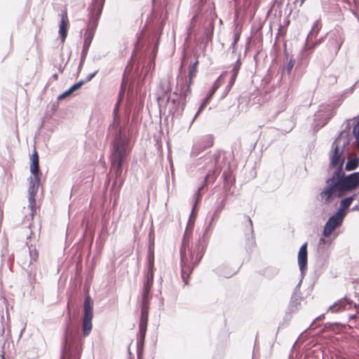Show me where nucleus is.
<instances>
[{"label": "nucleus", "mask_w": 359, "mask_h": 359, "mask_svg": "<svg viewBox=\"0 0 359 359\" xmlns=\"http://www.w3.org/2000/svg\"><path fill=\"white\" fill-rule=\"evenodd\" d=\"M157 52L158 44H154L151 55L148 58V48L142 47L139 50L137 43H135L133 53L122 75L121 89L116 101H120L121 103L123 102L124 83L126 82L128 75L130 76L132 85L135 88L137 94L140 97H145V93H142V86L145 82V79L155 69Z\"/></svg>", "instance_id": "f257e3e1"}, {"label": "nucleus", "mask_w": 359, "mask_h": 359, "mask_svg": "<svg viewBox=\"0 0 359 359\" xmlns=\"http://www.w3.org/2000/svg\"><path fill=\"white\" fill-rule=\"evenodd\" d=\"M348 153L344 154L339 162L328 170H333L331 176L325 180V186L320 192L321 201L324 205L332 203L336 198H341L347 193L353 191L348 188H344L341 180V172L347 175L346 172L353 171L359 167V156L348 159Z\"/></svg>", "instance_id": "f03ea898"}, {"label": "nucleus", "mask_w": 359, "mask_h": 359, "mask_svg": "<svg viewBox=\"0 0 359 359\" xmlns=\"http://www.w3.org/2000/svg\"><path fill=\"white\" fill-rule=\"evenodd\" d=\"M70 301L69 293V359H81L84 338L88 337L93 330L94 301L89 295L85 297L81 332L77 328L70 327Z\"/></svg>", "instance_id": "7ed1b4c3"}, {"label": "nucleus", "mask_w": 359, "mask_h": 359, "mask_svg": "<svg viewBox=\"0 0 359 359\" xmlns=\"http://www.w3.org/2000/svg\"><path fill=\"white\" fill-rule=\"evenodd\" d=\"M121 103L116 101L112 112L113 121L108 127V131L112 135L113 140L110 144H112V152L114 161L116 165L120 164V156L123 153L124 144L135 142L137 130L130 128L128 135L123 133V127L121 124H128L130 121V113L124 109L123 114L120 113L119 109Z\"/></svg>", "instance_id": "20e7f679"}, {"label": "nucleus", "mask_w": 359, "mask_h": 359, "mask_svg": "<svg viewBox=\"0 0 359 359\" xmlns=\"http://www.w3.org/2000/svg\"><path fill=\"white\" fill-rule=\"evenodd\" d=\"M189 227V224H188L186 231L182 236L181 246L180 248V273L184 285H188L189 284V280L193 271L200 264L205 252V251L203 252L201 257L198 258V256L202 252L201 247H202L203 244L202 236H199L196 248L194 249L191 241V233H188L187 232V229Z\"/></svg>", "instance_id": "39448f33"}, {"label": "nucleus", "mask_w": 359, "mask_h": 359, "mask_svg": "<svg viewBox=\"0 0 359 359\" xmlns=\"http://www.w3.org/2000/svg\"><path fill=\"white\" fill-rule=\"evenodd\" d=\"M220 152L215 153L210 156H205V160L209 159V162L211 163L208 171L205 175L202 184L198 187L197 190L194 192L191 198V212L189 218L194 215V219L196 217L197 212L199 209L201 199L203 194L208 189L210 184H213L219 175L220 174L221 165L219 164Z\"/></svg>", "instance_id": "423d86ee"}, {"label": "nucleus", "mask_w": 359, "mask_h": 359, "mask_svg": "<svg viewBox=\"0 0 359 359\" xmlns=\"http://www.w3.org/2000/svg\"><path fill=\"white\" fill-rule=\"evenodd\" d=\"M354 137L348 133L344 135H338L334 142L332 143L331 149L329 152V168L334 166L339 162V158L345 153H348L345 151L346 147H348Z\"/></svg>", "instance_id": "0eeeda50"}, {"label": "nucleus", "mask_w": 359, "mask_h": 359, "mask_svg": "<svg viewBox=\"0 0 359 359\" xmlns=\"http://www.w3.org/2000/svg\"><path fill=\"white\" fill-rule=\"evenodd\" d=\"M134 141H133L132 143H126L123 145V151L121 154V156H120V164L118 165H116L114 161V156H113V152H112V144H110V161H111V170L114 172V174L115 175V177L116 178V181L113 182L112 188L117 186V191L116 194L118 196L119 191L124 183V179L121 177L122 172H123V165L125 162L126 157L129 155L130 153L133 146H134Z\"/></svg>", "instance_id": "6e6552de"}, {"label": "nucleus", "mask_w": 359, "mask_h": 359, "mask_svg": "<svg viewBox=\"0 0 359 359\" xmlns=\"http://www.w3.org/2000/svg\"><path fill=\"white\" fill-rule=\"evenodd\" d=\"M351 308H354L356 312L348 315V320L353 324V326L359 328V304L348 298L347 296L340 298L330 305L327 309V313H339Z\"/></svg>", "instance_id": "1a4fd4ad"}, {"label": "nucleus", "mask_w": 359, "mask_h": 359, "mask_svg": "<svg viewBox=\"0 0 359 359\" xmlns=\"http://www.w3.org/2000/svg\"><path fill=\"white\" fill-rule=\"evenodd\" d=\"M149 244L147 251V261L144 269L143 271V283L142 287H153L154 279V272L156 271V268L154 266V239L151 241V231H149Z\"/></svg>", "instance_id": "9d476101"}, {"label": "nucleus", "mask_w": 359, "mask_h": 359, "mask_svg": "<svg viewBox=\"0 0 359 359\" xmlns=\"http://www.w3.org/2000/svg\"><path fill=\"white\" fill-rule=\"evenodd\" d=\"M101 16L100 8H98L97 14L95 15H88V20L83 34V44L81 51V59H85L90 46L94 37L98 22Z\"/></svg>", "instance_id": "9b49d317"}, {"label": "nucleus", "mask_w": 359, "mask_h": 359, "mask_svg": "<svg viewBox=\"0 0 359 359\" xmlns=\"http://www.w3.org/2000/svg\"><path fill=\"white\" fill-rule=\"evenodd\" d=\"M226 198L224 197L218 203L217 207L214 210L210 220L208 221V223L204 227L203 234H202V240L203 241V246L201 247V252L206 251L209 239L211 236L213 227H214L217 220L218 219L221 212L222 211V210L224 208V207L226 205ZM202 253L203 252H201L200 254V255L198 256V258H200V257H201Z\"/></svg>", "instance_id": "f8f14e48"}, {"label": "nucleus", "mask_w": 359, "mask_h": 359, "mask_svg": "<svg viewBox=\"0 0 359 359\" xmlns=\"http://www.w3.org/2000/svg\"><path fill=\"white\" fill-rule=\"evenodd\" d=\"M337 236V233H334L332 236H329L328 237L322 236V237L319 238L317 246L316 258L317 263L320 269H323L327 266L330 257V245L332 244L333 239Z\"/></svg>", "instance_id": "ddd939ff"}, {"label": "nucleus", "mask_w": 359, "mask_h": 359, "mask_svg": "<svg viewBox=\"0 0 359 359\" xmlns=\"http://www.w3.org/2000/svg\"><path fill=\"white\" fill-rule=\"evenodd\" d=\"M152 297V287H142L141 297L139 300V306L140 308V315L139 319V325L144 323L145 325H148V316L149 310V302Z\"/></svg>", "instance_id": "4468645a"}, {"label": "nucleus", "mask_w": 359, "mask_h": 359, "mask_svg": "<svg viewBox=\"0 0 359 359\" xmlns=\"http://www.w3.org/2000/svg\"><path fill=\"white\" fill-rule=\"evenodd\" d=\"M307 248H308V243L305 242L301 245V247L299 248V250L298 251L297 263H298L299 269L300 271L301 278H300L299 283L295 286L292 294H297V292L299 290L301 285L302 283V280L304 278L305 274L307 271V269H308V249H307Z\"/></svg>", "instance_id": "2eb2a0df"}, {"label": "nucleus", "mask_w": 359, "mask_h": 359, "mask_svg": "<svg viewBox=\"0 0 359 359\" xmlns=\"http://www.w3.org/2000/svg\"><path fill=\"white\" fill-rule=\"evenodd\" d=\"M217 152H220L219 164L221 165V168H222V167L224 166L227 163L228 168L223 172L222 178L223 179L224 187L226 191H229L231 188L235 184V176L232 172L230 162L228 161L226 153L223 151H217L216 153ZM221 170L222 169H220V170Z\"/></svg>", "instance_id": "dca6fc26"}, {"label": "nucleus", "mask_w": 359, "mask_h": 359, "mask_svg": "<svg viewBox=\"0 0 359 359\" xmlns=\"http://www.w3.org/2000/svg\"><path fill=\"white\" fill-rule=\"evenodd\" d=\"M224 82L223 75L221 74L217 77V79L215 81L211 88L209 89L206 95L203 98L199 107L198 108L197 111L196 112L191 124L196 120V118L202 113L206 106L210 102L214 94L220 86V85Z\"/></svg>", "instance_id": "f3484780"}, {"label": "nucleus", "mask_w": 359, "mask_h": 359, "mask_svg": "<svg viewBox=\"0 0 359 359\" xmlns=\"http://www.w3.org/2000/svg\"><path fill=\"white\" fill-rule=\"evenodd\" d=\"M344 219L345 216L335 210L324 224L321 235L324 237L332 236V232L343 224Z\"/></svg>", "instance_id": "a211bd4d"}, {"label": "nucleus", "mask_w": 359, "mask_h": 359, "mask_svg": "<svg viewBox=\"0 0 359 359\" xmlns=\"http://www.w3.org/2000/svg\"><path fill=\"white\" fill-rule=\"evenodd\" d=\"M185 92L186 89L181 87L180 97L171 100L169 106V112L172 114V118H180L182 116L186 106V97L188 95H185Z\"/></svg>", "instance_id": "6ab92c4d"}, {"label": "nucleus", "mask_w": 359, "mask_h": 359, "mask_svg": "<svg viewBox=\"0 0 359 359\" xmlns=\"http://www.w3.org/2000/svg\"><path fill=\"white\" fill-rule=\"evenodd\" d=\"M29 181V189H28V201H29V208L31 210V215L32 217L34 216L35 213V205H36V200L35 196L36 194L39 190V187L40 185L41 182V177H38L37 178H35V177L30 176L28 178Z\"/></svg>", "instance_id": "aec40b11"}, {"label": "nucleus", "mask_w": 359, "mask_h": 359, "mask_svg": "<svg viewBox=\"0 0 359 359\" xmlns=\"http://www.w3.org/2000/svg\"><path fill=\"white\" fill-rule=\"evenodd\" d=\"M340 179L344 180V182H342L344 188L355 189L359 185V171L353 172L349 175H344L341 172Z\"/></svg>", "instance_id": "412c9836"}, {"label": "nucleus", "mask_w": 359, "mask_h": 359, "mask_svg": "<svg viewBox=\"0 0 359 359\" xmlns=\"http://www.w3.org/2000/svg\"><path fill=\"white\" fill-rule=\"evenodd\" d=\"M58 16L61 17L58 32L61 43L63 44L67 36V12L66 6L64 7V9L61 10V13L58 14Z\"/></svg>", "instance_id": "4be33fe9"}, {"label": "nucleus", "mask_w": 359, "mask_h": 359, "mask_svg": "<svg viewBox=\"0 0 359 359\" xmlns=\"http://www.w3.org/2000/svg\"><path fill=\"white\" fill-rule=\"evenodd\" d=\"M30 172L32 174V177H35V178L38 179V177H41V172L39 167V157L36 149H34L32 154L30 156V165H29Z\"/></svg>", "instance_id": "5701e85b"}, {"label": "nucleus", "mask_w": 359, "mask_h": 359, "mask_svg": "<svg viewBox=\"0 0 359 359\" xmlns=\"http://www.w3.org/2000/svg\"><path fill=\"white\" fill-rule=\"evenodd\" d=\"M311 53L312 52H311V48H309L307 46L301 50L298 56L296 69L299 68L304 69L308 66L309 62V56Z\"/></svg>", "instance_id": "b1692460"}, {"label": "nucleus", "mask_w": 359, "mask_h": 359, "mask_svg": "<svg viewBox=\"0 0 359 359\" xmlns=\"http://www.w3.org/2000/svg\"><path fill=\"white\" fill-rule=\"evenodd\" d=\"M198 60L196 58L194 62H193L191 65V69L189 71V81L188 83H185L181 87L186 89L185 95H189L191 93V86L193 83V79L196 76V74L197 72V68L198 65Z\"/></svg>", "instance_id": "393cba45"}, {"label": "nucleus", "mask_w": 359, "mask_h": 359, "mask_svg": "<svg viewBox=\"0 0 359 359\" xmlns=\"http://www.w3.org/2000/svg\"><path fill=\"white\" fill-rule=\"evenodd\" d=\"M330 359H359V348H351L348 353L338 352L331 354Z\"/></svg>", "instance_id": "a878e982"}, {"label": "nucleus", "mask_w": 359, "mask_h": 359, "mask_svg": "<svg viewBox=\"0 0 359 359\" xmlns=\"http://www.w3.org/2000/svg\"><path fill=\"white\" fill-rule=\"evenodd\" d=\"M210 20L207 27H205L203 30V37L206 41H210L212 39L213 31L215 26V19L216 14L212 11H210Z\"/></svg>", "instance_id": "bb28decb"}, {"label": "nucleus", "mask_w": 359, "mask_h": 359, "mask_svg": "<svg viewBox=\"0 0 359 359\" xmlns=\"http://www.w3.org/2000/svg\"><path fill=\"white\" fill-rule=\"evenodd\" d=\"M246 217H247V219L250 224V231L251 236L250 237V236H248L247 234H245V236H247L246 240H245V248H246L247 252L248 253H250V252L252 251L253 248L255 247L256 243H255V237L253 236L254 231H253L252 220L251 219V218L249 216H246Z\"/></svg>", "instance_id": "cd10ccee"}, {"label": "nucleus", "mask_w": 359, "mask_h": 359, "mask_svg": "<svg viewBox=\"0 0 359 359\" xmlns=\"http://www.w3.org/2000/svg\"><path fill=\"white\" fill-rule=\"evenodd\" d=\"M147 330V325H145L144 323L139 325V331L137 333V348L144 349Z\"/></svg>", "instance_id": "c85d7f7f"}, {"label": "nucleus", "mask_w": 359, "mask_h": 359, "mask_svg": "<svg viewBox=\"0 0 359 359\" xmlns=\"http://www.w3.org/2000/svg\"><path fill=\"white\" fill-rule=\"evenodd\" d=\"M64 332L60 359H67V316L65 317Z\"/></svg>", "instance_id": "c756f323"}, {"label": "nucleus", "mask_w": 359, "mask_h": 359, "mask_svg": "<svg viewBox=\"0 0 359 359\" xmlns=\"http://www.w3.org/2000/svg\"><path fill=\"white\" fill-rule=\"evenodd\" d=\"M326 355L324 351L321 350H317L311 351L306 354L304 358L302 357H294L293 353H291L288 357V359H325Z\"/></svg>", "instance_id": "7c9ffc66"}, {"label": "nucleus", "mask_w": 359, "mask_h": 359, "mask_svg": "<svg viewBox=\"0 0 359 359\" xmlns=\"http://www.w3.org/2000/svg\"><path fill=\"white\" fill-rule=\"evenodd\" d=\"M213 271L219 276H222L226 278H229L232 277L237 273L236 271H232L229 269V268L226 265L220 266L215 269H213Z\"/></svg>", "instance_id": "2f4dec72"}, {"label": "nucleus", "mask_w": 359, "mask_h": 359, "mask_svg": "<svg viewBox=\"0 0 359 359\" xmlns=\"http://www.w3.org/2000/svg\"><path fill=\"white\" fill-rule=\"evenodd\" d=\"M104 3L105 0H93L92 4L88 8V10H89L88 15H95L97 14L98 8H100V6L102 13Z\"/></svg>", "instance_id": "473e14b6"}, {"label": "nucleus", "mask_w": 359, "mask_h": 359, "mask_svg": "<svg viewBox=\"0 0 359 359\" xmlns=\"http://www.w3.org/2000/svg\"><path fill=\"white\" fill-rule=\"evenodd\" d=\"M301 299V296L292 294L287 306V310L291 311L292 312H295L296 311H297L299 309V306H300Z\"/></svg>", "instance_id": "72a5a7b5"}, {"label": "nucleus", "mask_w": 359, "mask_h": 359, "mask_svg": "<svg viewBox=\"0 0 359 359\" xmlns=\"http://www.w3.org/2000/svg\"><path fill=\"white\" fill-rule=\"evenodd\" d=\"M321 27H322V23H321L320 20H316L314 22V23L313 24L311 30L310 31V32L308 35L307 41L312 40L313 39H316L317 37L318 32H320V30L321 29Z\"/></svg>", "instance_id": "f704fd0d"}, {"label": "nucleus", "mask_w": 359, "mask_h": 359, "mask_svg": "<svg viewBox=\"0 0 359 359\" xmlns=\"http://www.w3.org/2000/svg\"><path fill=\"white\" fill-rule=\"evenodd\" d=\"M351 203L349 201V199H348L347 197H345L339 201V205L336 209V211L346 217V210L348 209L351 206Z\"/></svg>", "instance_id": "c9c22d12"}, {"label": "nucleus", "mask_w": 359, "mask_h": 359, "mask_svg": "<svg viewBox=\"0 0 359 359\" xmlns=\"http://www.w3.org/2000/svg\"><path fill=\"white\" fill-rule=\"evenodd\" d=\"M236 79H237L236 76H234V75L230 76L228 84L226 85V86L225 87V89L224 90V91L222 93L221 99H224L225 97H226V95L229 94V93L230 92V90L234 86Z\"/></svg>", "instance_id": "e433bc0d"}, {"label": "nucleus", "mask_w": 359, "mask_h": 359, "mask_svg": "<svg viewBox=\"0 0 359 359\" xmlns=\"http://www.w3.org/2000/svg\"><path fill=\"white\" fill-rule=\"evenodd\" d=\"M85 84V81L83 79L74 83L69 87V96L74 95L76 93L82 88Z\"/></svg>", "instance_id": "4c0bfd02"}, {"label": "nucleus", "mask_w": 359, "mask_h": 359, "mask_svg": "<svg viewBox=\"0 0 359 359\" xmlns=\"http://www.w3.org/2000/svg\"><path fill=\"white\" fill-rule=\"evenodd\" d=\"M292 313H293L292 311H289V310L287 309V311L285 312V315H284V316L283 318L282 322H280L279 323V326L278 327V330L276 332V334H278V330H279L280 328L285 327L287 326L289 322L292 319Z\"/></svg>", "instance_id": "58836bf2"}, {"label": "nucleus", "mask_w": 359, "mask_h": 359, "mask_svg": "<svg viewBox=\"0 0 359 359\" xmlns=\"http://www.w3.org/2000/svg\"><path fill=\"white\" fill-rule=\"evenodd\" d=\"M285 56L287 58V62H286V71L288 75H290L292 72V70L294 68V66L296 63V60L294 58H293V56L292 55L290 59L288 60V53L287 51L285 52Z\"/></svg>", "instance_id": "ea45409f"}, {"label": "nucleus", "mask_w": 359, "mask_h": 359, "mask_svg": "<svg viewBox=\"0 0 359 359\" xmlns=\"http://www.w3.org/2000/svg\"><path fill=\"white\" fill-rule=\"evenodd\" d=\"M333 35L334 37H331V39H332V41L331 43L332 44L334 45L335 52L336 53H337L341 47V45L343 43V39L341 38L340 36H337L335 34H334Z\"/></svg>", "instance_id": "a19ab883"}, {"label": "nucleus", "mask_w": 359, "mask_h": 359, "mask_svg": "<svg viewBox=\"0 0 359 359\" xmlns=\"http://www.w3.org/2000/svg\"><path fill=\"white\" fill-rule=\"evenodd\" d=\"M205 148H203V145L200 144H196L193 146L192 150L191 151V157H196L199 156Z\"/></svg>", "instance_id": "79ce46f5"}, {"label": "nucleus", "mask_w": 359, "mask_h": 359, "mask_svg": "<svg viewBox=\"0 0 359 359\" xmlns=\"http://www.w3.org/2000/svg\"><path fill=\"white\" fill-rule=\"evenodd\" d=\"M242 62L241 60V54H239L238 57L237 58L236 61L234 62L233 65V68L231 71V75L238 76V72L241 69Z\"/></svg>", "instance_id": "37998d69"}, {"label": "nucleus", "mask_w": 359, "mask_h": 359, "mask_svg": "<svg viewBox=\"0 0 359 359\" xmlns=\"http://www.w3.org/2000/svg\"><path fill=\"white\" fill-rule=\"evenodd\" d=\"M345 128L341 130L338 135H346L348 133H352L351 128L353 129V126L351 123V119H346L344 122Z\"/></svg>", "instance_id": "c03bdc74"}, {"label": "nucleus", "mask_w": 359, "mask_h": 359, "mask_svg": "<svg viewBox=\"0 0 359 359\" xmlns=\"http://www.w3.org/2000/svg\"><path fill=\"white\" fill-rule=\"evenodd\" d=\"M66 269H67V266H65V265H62L58 269V271H62V274L59 279V282H58V284L60 285L65 283L67 279V274L65 273Z\"/></svg>", "instance_id": "a18cd8bd"}, {"label": "nucleus", "mask_w": 359, "mask_h": 359, "mask_svg": "<svg viewBox=\"0 0 359 359\" xmlns=\"http://www.w3.org/2000/svg\"><path fill=\"white\" fill-rule=\"evenodd\" d=\"M324 39V37L323 36H321L320 37V39L318 40H316L315 42H311V41H308V43H307V46L309 48H311V52H313V50L318 46L320 45V43L323 42Z\"/></svg>", "instance_id": "49530a36"}, {"label": "nucleus", "mask_w": 359, "mask_h": 359, "mask_svg": "<svg viewBox=\"0 0 359 359\" xmlns=\"http://www.w3.org/2000/svg\"><path fill=\"white\" fill-rule=\"evenodd\" d=\"M224 350L223 348H219L215 352L212 359H224Z\"/></svg>", "instance_id": "de8ad7c7"}, {"label": "nucleus", "mask_w": 359, "mask_h": 359, "mask_svg": "<svg viewBox=\"0 0 359 359\" xmlns=\"http://www.w3.org/2000/svg\"><path fill=\"white\" fill-rule=\"evenodd\" d=\"M213 139L212 137H207L205 140L201 142V144L203 145V148H208L213 145Z\"/></svg>", "instance_id": "09e8293b"}, {"label": "nucleus", "mask_w": 359, "mask_h": 359, "mask_svg": "<svg viewBox=\"0 0 359 359\" xmlns=\"http://www.w3.org/2000/svg\"><path fill=\"white\" fill-rule=\"evenodd\" d=\"M278 269L276 268H269L266 270V277L272 278L274 276L278 273Z\"/></svg>", "instance_id": "8fccbe9b"}, {"label": "nucleus", "mask_w": 359, "mask_h": 359, "mask_svg": "<svg viewBox=\"0 0 359 359\" xmlns=\"http://www.w3.org/2000/svg\"><path fill=\"white\" fill-rule=\"evenodd\" d=\"M326 313H327V311L325 313H322V314L319 315L315 319H313V321L311 322V323L310 324L309 327L313 326L316 321L323 320L325 318V314Z\"/></svg>", "instance_id": "3c124183"}, {"label": "nucleus", "mask_w": 359, "mask_h": 359, "mask_svg": "<svg viewBox=\"0 0 359 359\" xmlns=\"http://www.w3.org/2000/svg\"><path fill=\"white\" fill-rule=\"evenodd\" d=\"M98 73V70H96L92 73H90L85 79H83V81H85V83L90 81Z\"/></svg>", "instance_id": "603ef678"}, {"label": "nucleus", "mask_w": 359, "mask_h": 359, "mask_svg": "<svg viewBox=\"0 0 359 359\" xmlns=\"http://www.w3.org/2000/svg\"><path fill=\"white\" fill-rule=\"evenodd\" d=\"M82 256L79 255V259L76 262L75 269L81 271L82 270Z\"/></svg>", "instance_id": "864d4df0"}, {"label": "nucleus", "mask_w": 359, "mask_h": 359, "mask_svg": "<svg viewBox=\"0 0 359 359\" xmlns=\"http://www.w3.org/2000/svg\"><path fill=\"white\" fill-rule=\"evenodd\" d=\"M241 31H235L233 33V41L236 43H238L240 39H241Z\"/></svg>", "instance_id": "5fc2aeb1"}, {"label": "nucleus", "mask_w": 359, "mask_h": 359, "mask_svg": "<svg viewBox=\"0 0 359 359\" xmlns=\"http://www.w3.org/2000/svg\"><path fill=\"white\" fill-rule=\"evenodd\" d=\"M144 349L137 348V359H144Z\"/></svg>", "instance_id": "6e6d98bb"}, {"label": "nucleus", "mask_w": 359, "mask_h": 359, "mask_svg": "<svg viewBox=\"0 0 359 359\" xmlns=\"http://www.w3.org/2000/svg\"><path fill=\"white\" fill-rule=\"evenodd\" d=\"M359 194L358 193H355L349 196H347V198L349 199V201L352 203V202L358 197Z\"/></svg>", "instance_id": "4d7b16f0"}, {"label": "nucleus", "mask_w": 359, "mask_h": 359, "mask_svg": "<svg viewBox=\"0 0 359 359\" xmlns=\"http://www.w3.org/2000/svg\"><path fill=\"white\" fill-rule=\"evenodd\" d=\"M66 97H67V90H65L62 94H60L57 97V100H60L65 99Z\"/></svg>", "instance_id": "13d9d810"}, {"label": "nucleus", "mask_w": 359, "mask_h": 359, "mask_svg": "<svg viewBox=\"0 0 359 359\" xmlns=\"http://www.w3.org/2000/svg\"><path fill=\"white\" fill-rule=\"evenodd\" d=\"M238 46V43L232 41L231 44V48H232V53H234L236 51Z\"/></svg>", "instance_id": "bf43d9fd"}, {"label": "nucleus", "mask_w": 359, "mask_h": 359, "mask_svg": "<svg viewBox=\"0 0 359 359\" xmlns=\"http://www.w3.org/2000/svg\"><path fill=\"white\" fill-rule=\"evenodd\" d=\"M29 254L32 259L36 260L38 257V254L36 251L34 252V254H33L32 251L30 250Z\"/></svg>", "instance_id": "052dcab7"}, {"label": "nucleus", "mask_w": 359, "mask_h": 359, "mask_svg": "<svg viewBox=\"0 0 359 359\" xmlns=\"http://www.w3.org/2000/svg\"><path fill=\"white\" fill-rule=\"evenodd\" d=\"M339 323H337V322H334V323H327L325 325V327H330L334 325H338Z\"/></svg>", "instance_id": "680f3d73"}, {"label": "nucleus", "mask_w": 359, "mask_h": 359, "mask_svg": "<svg viewBox=\"0 0 359 359\" xmlns=\"http://www.w3.org/2000/svg\"><path fill=\"white\" fill-rule=\"evenodd\" d=\"M28 278H29V283H32L33 282L35 281V278L34 276H32L31 273L28 275Z\"/></svg>", "instance_id": "e2e57ef3"}, {"label": "nucleus", "mask_w": 359, "mask_h": 359, "mask_svg": "<svg viewBox=\"0 0 359 359\" xmlns=\"http://www.w3.org/2000/svg\"><path fill=\"white\" fill-rule=\"evenodd\" d=\"M294 127V124L292 123L291 126L289 128H285V130H283L285 133H290L292 129Z\"/></svg>", "instance_id": "0e129e2a"}, {"label": "nucleus", "mask_w": 359, "mask_h": 359, "mask_svg": "<svg viewBox=\"0 0 359 359\" xmlns=\"http://www.w3.org/2000/svg\"><path fill=\"white\" fill-rule=\"evenodd\" d=\"M351 211H359V204L355 205L351 209Z\"/></svg>", "instance_id": "69168bd1"}, {"label": "nucleus", "mask_w": 359, "mask_h": 359, "mask_svg": "<svg viewBox=\"0 0 359 359\" xmlns=\"http://www.w3.org/2000/svg\"><path fill=\"white\" fill-rule=\"evenodd\" d=\"M67 65V61L66 62V63H65V65H64V67H62V66H61V65H60V66H59V67H58V71H59V72L62 73V72H63V71H64V69H65V66H66Z\"/></svg>", "instance_id": "338daca9"}, {"label": "nucleus", "mask_w": 359, "mask_h": 359, "mask_svg": "<svg viewBox=\"0 0 359 359\" xmlns=\"http://www.w3.org/2000/svg\"><path fill=\"white\" fill-rule=\"evenodd\" d=\"M128 359H134V355L130 352V348L128 349Z\"/></svg>", "instance_id": "774afa93"}]
</instances>
